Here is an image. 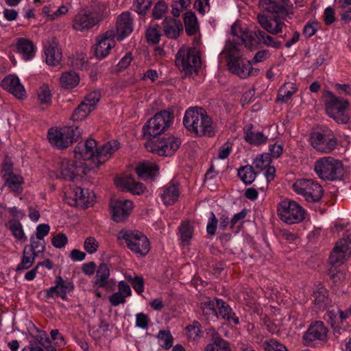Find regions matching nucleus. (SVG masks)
<instances>
[{"instance_id": "nucleus-1", "label": "nucleus", "mask_w": 351, "mask_h": 351, "mask_svg": "<svg viewBox=\"0 0 351 351\" xmlns=\"http://www.w3.org/2000/svg\"><path fill=\"white\" fill-rule=\"evenodd\" d=\"M185 128L197 136H212L215 134L213 121L202 108H190L183 119Z\"/></svg>"}, {"instance_id": "nucleus-2", "label": "nucleus", "mask_w": 351, "mask_h": 351, "mask_svg": "<svg viewBox=\"0 0 351 351\" xmlns=\"http://www.w3.org/2000/svg\"><path fill=\"white\" fill-rule=\"evenodd\" d=\"M223 52L228 56V66L232 73L241 78H246L251 74L252 63L241 57L239 45H234L232 41L226 43Z\"/></svg>"}, {"instance_id": "nucleus-3", "label": "nucleus", "mask_w": 351, "mask_h": 351, "mask_svg": "<svg viewBox=\"0 0 351 351\" xmlns=\"http://www.w3.org/2000/svg\"><path fill=\"white\" fill-rule=\"evenodd\" d=\"M324 99L325 110L330 117L338 123L345 124L349 121L350 117L346 113L349 106L346 99L335 96L330 91L324 92Z\"/></svg>"}, {"instance_id": "nucleus-4", "label": "nucleus", "mask_w": 351, "mask_h": 351, "mask_svg": "<svg viewBox=\"0 0 351 351\" xmlns=\"http://www.w3.org/2000/svg\"><path fill=\"white\" fill-rule=\"evenodd\" d=\"M314 171L323 180H340L343 175L342 162L331 156H324L316 160Z\"/></svg>"}, {"instance_id": "nucleus-5", "label": "nucleus", "mask_w": 351, "mask_h": 351, "mask_svg": "<svg viewBox=\"0 0 351 351\" xmlns=\"http://www.w3.org/2000/svg\"><path fill=\"white\" fill-rule=\"evenodd\" d=\"M118 240H124L128 248L137 255L145 256L150 246L147 237L138 230H123L117 234Z\"/></svg>"}, {"instance_id": "nucleus-6", "label": "nucleus", "mask_w": 351, "mask_h": 351, "mask_svg": "<svg viewBox=\"0 0 351 351\" xmlns=\"http://www.w3.org/2000/svg\"><path fill=\"white\" fill-rule=\"evenodd\" d=\"M173 114L169 110H162L149 119L143 128L144 137L151 139L164 132L173 121Z\"/></svg>"}, {"instance_id": "nucleus-7", "label": "nucleus", "mask_w": 351, "mask_h": 351, "mask_svg": "<svg viewBox=\"0 0 351 351\" xmlns=\"http://www.w3.org/2000/svg\"><path fill=\"white\" fill-rule=\"evenodd\" d=\"M108 16L106 11H81L73 18V28L77 32H87L99 23Z\"/></svg>"}, {"instance_id": "nucleus-8", "label": "nucleus", "mask_w": 351, "mask_h": 351, "mask_svg": "<svg viewBox=\"0 0 351 351\" xmlns=\"http://www.w3.org/2000/svg\"><path fill=\"white\" fill-rule=\"evenodd\" d=\"M292 188L298 195H302L308 202H317L324 195L321 184L312 179H298L293 184Z\"/></svg>"}, {"instance_id": "nucleus-9", "label": "nucleus", "mask_w": 351, "mask_h": 351, "mask_svg": "<svg viewBox=\"0 0 351 351\" xmlns=\"http://www.w3.org/2000/svg\"><path fill=\"white\" fill-rule=\"evenodd\" d=\"M47 136L51 145L59 149H65L77 141L80 132L77 127L52 128L49 130Z\"/></svg>"}, {"instance_id": "nucleus-10", "label": "nucleus", "mask_w": 351, "mask_h": 351, "mask_svg": "<svg viewBox=\"0 0 351 351\" xmlns=\"http://www.w3.org/2000/svg\"><path fill=\"white\" fill-rule=\"evenodd\" d=\"M176 64L185 76L196 72L200 64V57L195 48H181L177 53Z\"/></svg>"}, {"instance_id": "nucleus-11", "label": "nucleus", "mask_w": 351, "mask_h": 351, "mask_svg": "<svg viewBox=\"0 0 351 351\" xmlns=\"http://www.w3.org/2000/svg\"><path fill=\"white\" fill-rule=\"evenodd\" d=\"M277 212L280 219L287 224H294L302 221L305 217V210L295 201L285 199L278 205Z\"/></svg>"}, {"instance_id": "nucleus-12", "label": "nucleus", "mask_w": 351, "mask_h": 351, "mask_svg": "<svg viewBox=\"0 0 351 351\" xmlns=\"http://www.w3.org/2000/svg\"><path fill=\"white\" fill-rule=\"evenodd\" d=\"M312 147L321 153L328 154L335 149L337 138L333 132L328 128H323L311 133L310 136Z\"/></svg>"}, {"instance_id": "nucleus-13", "label": "nucleus", "mask_w": 351, "mask_h": 351, "mask_svg": "<svg viewBox=\"0 0 351 351\" xmlns=\"http://www.w3.org/2000/svg\"><path fill=\"white\" fill-rule=\"evenodd\" d=\"M180 140L175 136H169L156 141H149L145 143L147 151L159 156H171L179 148Z\"/></svg>"}, {"instance_id": "nucleus-14", "label": "nucleus", "mask_w": 351, "mask_h": 351, "mask_svg": "<svg viewBox=\"0 0 351 351\" xmlns=\"http://www.w3.org/2000/svg\"><path fill=\"white\" fill-rule=\"evenodd\" d=\"M65 195L71 199L68 201L69 204L80 207H88L93 204L95 198L93 192L77 186H71L65 192Z\"/></svg>"}, {"instance_id": "nucleus-15", "label": "nucleus", "mask_w": 351, "mask_h": 351, "mask_svg": "<svg viewBox=\"0 0 351 351\" xmlns=\"http://www.w3.org/2000/svg\"><path fill=\"white\" fill-rule=\"evenodd\" d=\"M114 37L115 31L110 29L96 38L95 44L92 49L97 59L102 60L110 54L116 44Z\"/></svg>"}, {"instance_id": "nucleus-16", "label": "nucleus", "mask_w": 351, "mask_h": 351, "mask_svg": "<svg viewBox=\"0 0 351 351\" xmlns=\"http://www.w3.org/2000/svg\"><path fill=\"white\" fill-rule=\"evenodd\" d=\"M231 37L229 38L227 43L233 42V44L239 45V49L243 44L246 47L252 49L258 45L257 38L255 36V29L252 32L242 30L237 24H234L231 27Z\"/></svg>"}, {"instance_id": "nucleus-17", "label": "nucleus", "mask_w": 351, "mask_h": 351, "mask_svg": "<svg viewBox=\"0 0 351 351\" xmlns=\"http://www.w3.org/2000/svg\"><path fill=\"white\" fill-rule=\"evenodd\" d=\"M84 173L82 163L77 165L76 162L67 158H60L58 163L57 169L54 176L58 179L72 180L75 176Z\"/></svg>"}, {"instance_id": "nucleus-18", "label": "nucleus", "mask_w": 351, "mask_h": 351, "mask_svg": "<svg viewBox=\"0 0 351 351\" xmlns=\"http://www.w3.org/2000/svg\"><path fill=\"white\" fill-rule=\"evenodd\" d=\"M351 254V241L348 237L339 240L330 253L329 260L333 266L342 265Z\"/></svg>"}, {"instance_id": "nucleus-19", "label": "nucleus", "mask_w": 351, "mask_h": 351, "mask_svg": "<svg viewBox=\"0 0 351 351\" xmlns=\"http://www.w3.org/2000/svg\"><path fill=\"white\" fill-rule=\"evenodd\" d=\"M328 328L322 322L317 321L311 324L303 335L304 344L306 346H313L316 341H327Z\"/></svg>"}, {"instance_id": "nucleus-20", "label": "nucleus", "mask_w": 351, "mask_h": 351, "mask_svg": "<svg viewBox=\"0 0 351 351\" xmlns=\"http://www.w3.org/2000/svg\"><path fill=\"white\" fill-rule=\"evenodd\" d=\"M110 206L112 219L116 222H121L131 214L134 204L129 199H119L112 201Z\"/></svg>"}, {"instance_id": "nucleus-21", "label": "nucleus", "mask_w": 351, "mask_h": 351, "mask_svg": "<svg viewBox=\"0 0 351 351\" xmlns=\"http://www.w3.org/2000/svg\"><path fill=\"white\" fill-rule=\"evenodd\" d=\"M97 149V143L94 139L80 141L75 147V157L77 159L91 160L96 165Z\"/></svg>"}, {"instance_id": "nucleus-22", "label": "nucleus", "mask_w": 351, "mask_h": 351, "mask_svg": "<svg viewBox=\"0 0 351 351\" xmlns=\"http://www.w3.org/2000/svg\"><path fill=\"white\" fill-rule=\"evenodd\" d=\"M12 50L25 61L32 60L36 54V48L34 43L25 38H17L12 45Z\"/></svg>"}, {"instance_id": "nucleus-23", "label": "nucleus", "mask_w": 351, "mask_h": 351, "mask_svg": "<svg viewBox=\"0 0 351 351\" xmlns=\"http://www.w3.org/2000/svg\"><path fill=\"white\" fill-rule=\"evenodd\" d=\"M257 21L263 29L267 33L277 35L282 32L283 29L287 27L285 23L278 17H269L264 14L257 15Z\"/></svg>"}, {"instance_id": "nucleus-24", "label": "nucleus", "mask_w": 351, "mask_h": 351, "mask_svg": "<svg viewBox=\"0 0 351 351\" xmlns=\"http://www.w3.org/2000/svg\"><path fill=\"white\" fill-rule=\"evenodd\" d=\"M134 21L131 14L124 12L121 14L117 19L115 35L119 40H123L128 36L133 31Z\"/></svg>"}, {"instance_id": "nucleus-25", "label": "nucleus", "mask_w": 351, "mask_h": 351, "mask_svg": "<svg viewBox=\"0 0 351 351\" xmlns=\"http://www.w3.org/2000/svg\"><path fill=\"white\" fill-rule=\"evenodd\" d=\"M110 269L105 263H101L96 271L94 281V287L105 288L106 290L111 291L115 286V281L110 279Z\"/></svg>"}, {"instance_id": "nucleus-26", "label": "nucleus", "mask_w": 351, "mask_h": 351, "mask_svg": "<svg viewBox=\"0 0 351 351\" xmlns=\"http://www.w3.org/2000/svg\"><path fill=\"white\" fill-rule=\"evenodd\" d=\"M1 86L12 94L18 99H23L25 97V90L24 86L21 84L18 77L10 75L3 78L1 82Z\"/></svg>"}, {"instance_id": "nucleus-27", "label": "nucleus", "mask_w": 351, "mask_h": 351, "mask_svg": "<svg viewBox=\"0 0 351 351\" xmlns=\"http://www.w3.org/2000/svg\"><path fill=\"white\" fill-rule=\"evenodd\" d=\"M120 148V143L117 140L110 141L97 149L96 165L99 166L109 160Z\"/></svg>"}, {"instance_id": "nucleus-28", "label": "nucleus", "mask_w": 351, "mask_h": 351, "mask_svg": "<svg viewBox=\"0 0 351 351\" xmlns=\"http://www.w3.org/2000/svg\"><path fill=\"white\" fill-rule=\"evenodd\" d=\"M44 52L47 64L56 66L60 64L62 60V52L55 39H51L45 43Z\"/></svg>"}, {"instance_id": "nucleus-29", "label": "nucleus", "mask_w": 351, "mask_h": 351, "mask_svg": "<svg viewBox=\"0 0 351 351\" xmlns=\"http://www.w3.org/2000/svg\"><path fill=\"white\" fill-rule=\"evenodd\" d=\"M114 183L116 186L121 190L128 191L136 195H141L145 190L144 185L141 182H136L132 176L119 178L115 180Z\"/></svg>"}, {"instance_id": "nucleus-30", "label": "nucleus", "mask_w": 351, "mask_h": 351, "mask_svg": "<svg viewBox=\"0 0 351 351\" xmlns=\"http://www.w3.org/2000/svg\"><path fill=\"white\" fill-rule=\"evenodd\" d=\"M180 194L178 186L172 182L163 186L160 191L162 201L167 206L176 203L180 197Z\"/></svg>"}, {"instance_id": "nucleus-31", "label": "nucleus", "mask_w": 351, "mask_h": 351, "mask_svg": "<svg viewBox=\"0 0 351 351\" xmlns=\"http://www.w3.org/2000/svg\"><path fill=\"white\" fill-rule=\"evenodd\" d=\"M163 29L165 34L170 38H177L182 31V23L173 18H166L163 21Z\"/></svg>"}, {"instance_id": "nucleus-32", "label": "nucleus", "mask_w": 351, "mask_h": 351, "mask_svg": "<svg viewBox=\"0 0 351 351\" xmlns=\"http://www.w3.org/2000/svg\"><path fill=\"white\" fill-rule=\"evenodd\" d=\"M138 176L143 180L152 179L158 172V167L156 163L143 162L136 168Z\"/></svg>"}, {"instance_id": "nucleus-33", "label": "nucleus", "mask_w": 351, "mask_h": 351, "mask_svg": "<svg viewBox=\"0 0 351 351\" xmlns=\"http://www.w3.org/2000/svg\"><path fill=\"white\" fill-rule=\"evenodd\" d=\"M216 304L219 309V314L223 317V319L230 322H232L234 324H239V317L236 316L235 313L232 312L230 306L223 300L217 299Z\"/></svg>"}, {"instance_id": "nucleus-34", "label": "nucleus", "mask_w": 351, "mask_h": 351, "mask_svg": "<svg viewBox=\"0 0 351 351\" xmlns=\"http://www.w3.org/2000/svg\"><path fill=\"white\" fill-rule=\"evenodd\" d=\"M255 36L257 38V43L260 45H264L276 49L280 48L281 47L280 41L276 40L274 38L258 28L255 29Z\"/></svg>"}, {"instance_id": "nucleus-35", "label": "nucleus", "mask_w": 351, "mask_h": 351, "mask_svg": "<svg viewBox=\"0 0 351 351\" xmlns=\"http://www.w3.org/2000/svg\"><path fill=\"white\" fill-rule=\"evenodd\" d=\"M184 23L188 35H194L199 31V23L194 12L189 11L184 13Z\"/></svg>"}, {"instance_id": "nucleus-36", "label": "nucleus", "mask_w": 351, "mask_h": 351, "mask_svg": "<svg viewBox=\"0 0 351 351\" xmlns=\"http://www.w3.org/2000/svg\"><path fill=\"white\" fill-rule=\"evenodd\" d=\"M5 182V186L8 187L12 191L21 193L23 191V178L19 174L6 175V178H3Z\"/></svg>"}, {"instance_id": "nucleus-37", "label": "nucleus", "mask_w": 351, "mask_h": 351, "mask_svg": "<svg viewBox=\"0 0 351 351\" xmlns=\"http://www.w3.org/2000/svg\"><path fill=\"white\" fill-rule=\"evenodd\" d=\"M80 82L78 74L73 71H67L62 74L60 77L61 86L66 89L75 87Z\"/></svg>"}, {"instance_id": "nucleus-38", "label": "nucleus", "mask_w": 351, "mask_h": 351, "mask_svg": "<svg viewBox=\"0 0 351 351\" xmlns=\"http://www.w3.org/2000/svg\"><path fill=\"white\" fill-rule=\"evenodd\" d=\"M315 305L319 309H324L329 304L328 291L323 287H317L313 291Z\"/></svg>"}, {"instance_id": "nucleus-39", "label": "nucleus", "mask_w": 351, "mask_h": 351, "mask_svg": "<svg viewBox=\"0 0 351 351\" xmlns=\"http://www.w3.org/2000/svg\"><path fill=\"white\" fill-rule=\"evenodd\" d=\"M245 139L250 144L258 145L265 143L267 141V137L262 132H253L252 130V125H249L245 130Z\"/></svg>"}, {"instance_id": "nucleus-40", "label": "nucleus", "mask_w": 351, "mask_h": 351, "mask_svg": "<svg viewBox=\"0 0 351 351\" xmlns=\"http://www.w3.org/2000/svg\"><path fill=\"white\" fill-rule=\"evenodd\" d=\"M296 90L297 88L293 83H285L278 90L277 100L285 103L291 99V96L296 93Z\"/></svg>"}, {"instance_id": "nucleus-41", "label": "nucleus", "mask_w": 351, "mask_h": 351, "mask_svg": "<svg viewBox=\"0 0 351 351\" xmlns=\"http://www.w3.org/2000/svg\"><path fill=\"white\" fill-rule=\"evenodd\" d=\"M36 252L28 250L26 246L23 250V256L21 263L17 265L16 271L25 270L30 268L34 263Z\"/></svg>"}, {"instance_id": "nucleus-42", "label": "nucleus", "mask_w": 351, "mask_h": 351, "mask_svg": "<svg viewBox=\"0 0 351 351\" xmlns=\"http://www.w3.org/2000/svg\"><path fill=\"white\" fill-rule=\"evenodd\" d=\"M258 5L263 11L272 14H278L284 11V5H280L276 1L259 0Z\"/></svg>"}, {"instance_id": "nucleus-43", "label": "nucleus", "mask_w": 351, "mask_h": 351, "mask_svg": "<svg viewBox=\"0 0 351 351\" xmlns=\"http://www.w3.org/2000/svg\"><path fill=\"white\" fill-rule=\"evenodd\" d=\"M204 351H230L228 343L218 336L213 337V342L208 344Z\"/></svg>"}, {"instance_id": "nucleus-44", "label": "nucleus", "mask_w": 351, "mask_h": 351, "mask_svg": "<svg viewBox=\"0 0 351 351\" xmlns=\"http://www.w3.org/2000/svg\"><path fill=\"white\" fill-rule=\"evenodd\" d=\"M238 176L245 184H251L256 178V173L250 165H246L238 170Z\"/></svg>"}, {"instance_id": "nucleus-45", "label": "nucleus", "mask_w": 351, "mask_h": 351, "mask_svg": "<svg viewBox=\"0 0 351 351\" xmlns=\"http://www.w3.org/2000/svg\"><path fill=\"white\" fill-rule=\"evenodd\" d=\"M58 287V295L62 300L66 298V294L73 289L71 282L64 280L60 276L57 277L56 282Z\"/></svg>"}, {"instance_id": "nucleus-46", "label": "nucleus", "mask_w": 351, "mask_h": 351, "mask_svg": "<svg viewBox=\"0 0 351 351\" xmlns=\"http://www.w3.org/2000/svg\"><path fill=\"white\" fill-rule=\"evenodd\" d=\"M157 338L160 346L165 350H169L173 345V338L168 330H160Z\"/></svg>"}, {"instance_id": "nucleus-47", "label": "nucleus", "mask_w": 351, "mask_h": 351, "mask_svg": "<svg viewBox=\"0 0 351 351\" xmlns=\"http://www.w3.org/2000/svg\"><path fill=\"white\" fill-rule=\"evenodd\" d=\"M93 110L90 107H88L83 101L74 110L72 114V119L74 121H80L84 119Z\"/></svg>"}, {"instance_id": "nucleus-48", "label": "nucleus", "mask_w": 351, "mask_h": 351, "mask_svg": "<svg viewBox=\"0 0 351 351\" xmlns=\"http://www.w3.org/2000/svg\"><path fill=\"white\" fill-rule=\"evenodd\" d=\"M180 237L182 243L188 245L192 238L193 228L189 222H184L179 228Z\"/></svg>"}, {"instance_id": "nucleus-49", "label": "nucleus", "mask_w": 351, "mask_h": 351, "mask_svg": "<svg viewBox=\"0 0 351 351\" xmlns=\"http://www.w3.org/2000/svg\"><path fill=\"white\" fill-rule=\"evenodd\" d=\"M9 228L11 230L13 236L17 240L22 242L27 241V237L24 233L23 226L19 221H14L10 222Z\"/></svg>"}, {"instance_id": "nucleus-50", "label": "nucleus", "mask_w": 351, "mask_h": 351, "mask_svg": "<svg viewBox=\"0 0 351 351\" xmlns=\"http://www.w3.org/2000/svg\"><path fill=\"white\" fill-rule=\"evenodd\" d=\"M271 162V155L269 154H263L256 157L253 161V165L257 169L262 171L269 167Z\"/></svg>"}, {"instance_id": "nucleus-51", "label": "nucleus", "mask_w": 351, "mask_h": 351, "mask_svg": "<svg viewBox=\"0 0 351 351\" xmlns=\"http://www.w3.org/2000/svg\"><path fill=\"white\" fill-rule=\"evenodd\" d=\"M37 95L41 104L49 105L51 103V94L48 85L43 84L38 90Z\"/></svg>"}, {"instance_id": "nucleus-52", "label": "nucleus", "mask_w": 351, "mask_h": 351, "mask_svg": "<svg viewBox=\"0 0 351 351\" xmlns=\"http://www.w3.org/2000/svg\"><path fill=\"white\" fill-rule=\"evenodd\" d=\"M191 5V0H172L171 14L175 17H178L184 10Z\"/></svg>"}, {"instance_id": "nucleus-53", "label": "nucleus", "mask_w": 351, "mask_h": 351, "mask_svg": "<svg viewBox=\"0 0 351 351\" xmlns=\"http://www.w3.org/2000/svg\"><path fill=\"white\" fill-rule=\"evenodd\" d=\"M203 314L207 319L217 318V313L215 308V303L211 300H207L201 304Z\"/></svg>"}, {"instance_id": "nucleus-54", "label": "nucleus", "mask_w": 351, "mask_h": 351, "mask_svg": "<svg viewBox=\"0 0 351 351\" xmlns=\"http://www.w3.org/2000/svg\"><path fill=\"white\" fill-rule=\"evenodd\" d=\"M146 38L149 43L156 44L158 43L161 37L160 31L158 26L149 27L146 31Z\"/></svg>"}, {"instance_id": "nucleus-55", "label": "nucleus", "mask_w": 351, "mask_h": 351, "mask_svg": "<svg viewBox=\"0 0 351 351\" xmlns=\"http://www.w3.org/2000/svg\"><path fill=\"white\" fill-rule=\"evenodd\" d=\"M152 0H134L133 8L139 14H145L149 10Z\"/></svg>"}, {"instance_id": "nucleus-56", "label": "nucleus", "mask_w": 351, "mask_h": 351, "mask_svg": "<svg viewBox=\"0 0 351 351\" xmlns=\"http://www.w3.org/2000/svg\"><path fill=\"white\" fill-rule=\"evenodd\" d=\"M100 98V92L97 90H94L85 96L83 102L93 110L95 106L99 101Z\"/></svg>"}, {"instance_id": "nucleus-57", "label": "nucleus", "mask_w": 351, "mask_h": 351, "mask_svg": "<svg viewBox=\"0 0 351 351\" xmlns=\"http://www.w3.org/2000/svg\"><path fill=\"white\" fill-rule=\"evenodd\" d=\"M84 248L89 254L95 253L99 248V242L93 237H87L84 242Z\"/></svg>"}, {"instance_id": "nucleus-58", "label": "nucleus", "mask_w": 351, "mask_h": 351, "mask_svg": "<svg viewBox=\"0 0 351 351\" xmlns=\"http://www.w3.org/2000/svg\"><path fill=\"white\" fill-rule=\"evenodd\" d=\"M263 346L265 351H288L283 344L274 339L265 341Z\"/></svg>"}, {"instance_id": "nucleus-59", "label": "nucleus", "mask_w": 351, "mask_h": 351, "mask_svg": "<svg viewBox=\"0 0 351 351\" xmlns=\"http://www.w3.org/2000/svg\"><path fill=\"white\" fill-rule=\"evenodd\" d=\"M168 10L167 4L163 1H159L155 5L152 14L154 19H160L167 12Z\"/></svg>"}, {"instance_id": "nucleus-60", "label": "nucleus", "mask_w": 351, "mask_h": 351, "mask_svg": "<svg viewBox=\"0 0 351 351\" xmlns=\"http://www.w3.org/2000/svg\"><path fill=\"white\" fill-rule=\"evenodd\" d=\"M31 245L30 247H27L28 250H31V252H36V256L38 253L43 252L44 250V242L43 241V239H36L34 237H32L30 239Z\"/></svg>"}, {"instance_id": "nucleus-61", "label": "nucleus", "mask_w": 351, "mask_h": 351, "mask_svg": "<svg viewBox=\"0 0 351 351\" xmlns=\"http://www.w3.org/2000/svg\"><path fill=\"white\" fill-rule=\"evenodd\" d=\"M217 223V219L216 218L214 213L211 212L206 226L207 233L210 235H214L216 232Z\"/></svg>"}, {"instance_id": "nucleus-62", "label": "nucleus", "mask_w": 351, "mask_h": 351, "mask_svg": "<svg viewBox=\"0 0 351 351\" xmlns=\"http://www.w3.org/2000/svg\"><path fill=\"white\" fill-rule=\"evenodd\" d=\"M127 278L128 280L131 281L132 287L137 293L140 294L144 291V283L142 278L138 276L132 278V276H130Z\"/></svg>"}, {"instance_id": "nucleus-63", "label": "nucleus", "mask_w": 351, "mask_h": 351, "mask_svg": "<svg viewBox=\"0 0 351 351\" xmlns=\"http://www.w3.org/2000/svg\"><path fill=\"white\" fill-rule=\"evenodd\" d=\"M232 149V145L230 142H226L219 148L218 158L224 160L228 157Z\"/></svg>"}, {"instance_id": "nucleus-64", "label": "nucleus", "mask_w": 351, "mask_h": 351, "mask_svg": "<svg viewBox=\"0 0 351 351\" xmlns=\"http://www.w3.org/2000/svg\"><path fill=\"white\" fill-rule=\"evenodd\" d=\"M317 29V23L315 21H308L304 26L303 34L305 37L309 38L313 36Z\"/></svg>"}]
</instances>
